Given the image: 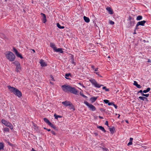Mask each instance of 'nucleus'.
<instances>
[{"label": "nucleus", "instance_id": "f257e3e1", "mask_svg": "<svg viewBox=\"0 0 151 151\" xmlns=\"http://www.w3.org/2000/svg\"><path fill=\"white\" fill-rule=\"evenodd\" d=\"M62 87L64 91H68L75 95L77 94L78 92V91L74 88L72 87L69 85H64L62 86Z\"/></svg>", "mask_w": 151, "mask_h": 151}, {"label": "nucleus", "instance_id": "f03ea898", "mask_svg": "<svg viewBox=\"0 0 151 151\" xmlns=\"http://www.w3.org/2000/svg\"><path fill=\"white\" fill-rule=\"evenodd\" d=\"M10 92L13 93L15 95L20 98L22 96V93L18 89L9 86H8Z\"/></svg>", "mask_w": 151, "mask_h": 151}, {"label": "nucleus", "instance_id": "7ed1b4c3", "mask_svg": "<svg viewBox=\"0 0 151 151\" xmlns=\"http://www.w3.org/2000/svg\"><path fill=\"white\" fill-rule=\"evenodd\" d=\"M5 56L7 59L11 62L14 61L15 58V55L10 51L7 52L5 54Z\"/></svg>", "mask_w": 151, "mask_h": 151}, {"label": "nucleus", "instance_id": "20e7f679", "mask_svg": "<svg viewBox=\"0 0 151 151\" xmlns=\"http://www.w3.org/2000/svg\"><path fill=\"white\" fill-rule=\"evenodd\" d=\"M62 104L65 106H69V108L70 109H73L75 110V108L71 102L68 101H65L62 102Z\"/></svg>", "mask_w": 151, "mask_h": 151}, {"label": "nucleus", "instance_id": "39448f33", "mask_svg": "<svg viewBox=\"0 0 151 151\" xmlns=\"http://www.w3.org/2000/svg\"><path fill=\"white\" fill-rule=\"evenodd\" d=\"M89 81L95 87L99 88L103 86L102 85H100L94 79L91 78L89 80Z\"/></svg>", "mask_w": 151, "mask_h": 151}, {"label": "nucleus", "instance_id": "423d86ee", "mask_svg": "<svg viewBox=\"0 0 151 151\" xmlns=\"http://www.w3.org/2000/svg\"><path fill=\"white\" fill-rule=\"evenodd\" d=\"M84 103L86 106H87L89 108H90V110H91L92 111H93L96 110V108L92 104H89L88 102H87L86 101H85L84 102Z\"/></svg>", "mask_w": 151, "mask_h": 151}, {"label": "nucleus", "instance_id": "0eeeda50", "mask_svg": "<svg viewBox=\"0 0 151 151\" xmlns=\"http://www.w3.org/2000/svg\"><path fill=\"white\" fill-rule=\"evenodd\" d=\"M1 122L5 125L9 127L11 129H12V125L9 122L3 119L1 120Z\"/></svg>", "mask_w": 151, "mask_h": 151}, {"label": "nucleus", "instance_id": "6e6552de", "mask_svg": "<svg viewBox=\"0 0 151 151\" xmlns=\"http://www.w3.org/2000/svg\"><path fill=\"white\" fill-rule=\"evenodd\" d=\"M146 22V21L145 20L138 22L137 24L136 25V29H137V27L139 25H141L143 26L144 25V24Z\"/></svg>", "mask_w": 151, "mask_h": 151}, {"label": "nucleus", "instance_id": "1a4fd4ad", "mask_svg": "<svg viewBox=\"0 0 151 151\" xmlns=\"http://www.w3.org/2000/svg\"><path fill=\"white\" fill-rule=\"evenodd\" d=\"M41 14L42 15V22L43 23H45L47 21L46 16L45 15L42 13H41Z\"/></svg>", "mask_w": 151, "mask_h": 151}, {"label": "nucleus", "instance_id": "9d476101", "mask_svg": "<svg viewBox=\"0 0 151 151\" xmlns=\"http://www.w3.org/2000/svg\"><path fill=\"white\" fill-rule=\"evenodd\" d=\"M40 63L41 66L42 67L46 66L47 65L46 63L42 59L40 61Z\"/></svg>", "mask_w": 151, "mask_h": 151}, {"label": "nucleus", "instance_id": "9b49d317", "mask_svg": "<svg viewBox=\"0 0 151 151\" xmlns=\"http://www.w3.org/2000/svg\"><path fill=\"white\" fill-rule=\"evenodd\" d=\"M106 9L110 14H113V12L111 7H108L106 8Z\"/></svg>", "mask_w": 151, "mask_h": 151}, {"label": "nucleus", "instance_id": "f8f14e48", "mask_svg": "<svg viewBox=\"0 0 151 151\" xmlns=\"http://www.w3.org/2000/svg\"><path fill=\"white\" fill-rule=\"evenodd\" d=\"M54 51L56 52H59L61 53H63V51L62 50V49L61 48H59L58 49H57L56 47L55 50H54Z\"/></svg>", "mask_w": 151, "mask_h": 151}, {"label": "nucleus", "instance_id": "ddd939ff", "mask_svg": "<svg viewBox=\"0 0 151 151\" xmlns=\"http://www.w3.org/2000/svg\"><path fill=\"white\" fill-rule=\"evenodd\" d=\"M135 23V21L134 20L132 21H130L128 25V27H130V26H133L134 25V24Z\"/></svg>", "mask_w": 151, "mask_h": 151}, {"label": "nucleus", "instance_id": "4468645a", "mask_svg": "<svg viewBox=\"0 0 151 151\" xmlns=\"http://www.w3.org/2000/svg\"><path fill=\"white\" fill-rule=\"evenodd\" d=\"M133 84L138 88H142V86L138 84L137 82L136 81H134Z\"/></svg>", "mask_w": 151, "mask_h": 151}, {"label": "nucleus", "instance_id": "2eb2a0df", "mask_svg": "<svg viewBox=\"0 0 151 151\" xmlns=\"http://www.w3.org/2000/svg\"><path fill=\"white\" fill-rule=\"evenodd\" d=\"M83 19L85 21L86 23H88L90 22L89 19L88 17L85 16L83 17Z\"/></svg>", "mask_w": 151, "mask_h": 151}, {"label": "nucleus", "instance_id": "dca6fc26", "mask_svg": "<svg viewBox=\"0 0 151 151\" xmlns=\"http://www.w3.org/2000/svg\"><path fill=\"white\" fill-rule=\"evenodd\" d=\"M50 46L53 49L54 51L56 48V47L55 46V45L52 43H50Z\"/></svg>", "mask_w": 151, "mask_h": 151}, {"label": "nucleus", "instance_id": "f3484780", "mask_svg": "<svg viewBox=\"0 0 151 151\" xmlns=\"http://www.w3.org/2000/svg\"><path fill=\"white\" fill-rule=\"evenodd\" d=\"M71 61L70 62L73 64H74V65H76V63L74 61V58H73V55H72L71 56Z\"/></svg>", "mask_w": 151, "mask_h": 151}, {"label": "nucleus", "instance_id": "a211bd4d", "mask_svg": "<svg viewBox=\"0 0 151 151\" xmlns=\"http://www.w3.org/2000/svg\"><path fill=\"white\" fill-rule=\"evenodd\" d=\"M97 98V97H94L91 98L90 100L91 101L92 103H93L96 101Z\"/></svg>", "mask_w": 151, "mask_h": 151}, {"label": "nucleus", "instance_id": "6ab92c4d", "mask_svg": "<svg viewBox=\"0 0 151 151\" xmlns=\"http://www.w3.org/2000/svg\"><path fill=\"white\" fill-rule=\"evenodd\" d=\"M44 121L48 125L49 124H51V122H50V121L46 118H44L43 119Z\"/></svg>", "mask_w": 151, "mask_h": 151}, {"label": "nucleus", "instance_id": "aec40b11", "mask_svg": "<svg viewBox=\"0 0 151 151\" xmlns=\"http://www.w3.org/2000/svg\"><path fill=\"white\" fill-rule=\"evenodd\" d=\"M16 70L17 72H19L21 70L20 65L16 67Z\"/></svg>", "mask_w": 151, "mask_h": 151}, {"label": "nucleus", "instance_id": "412c9836", "mask_svg": "<svg viewBox=\"0 0 151 151\" xmlns=\"http://www.w3.org/2000/svg\"><path fill=\"white\" fill-rule=\"evenodd\" d=\"M4 145L3 142H0V151L4 149Z\"/></svg>", "mask_w": 151, "mask_h": 151}, {"label": "nucleus", "instance_id": "4be33fe9", "mask_svg": "<svg viewBox=\"0 0 151 151\" xmlns=\"http://www.w3.org/2000/svg\"><path fill=\"white\" fill-rule=\"evenodd\" d=\"M97 127L101 129V131L105 132L106 130L104 129V128L101 126H99Z\"/></svg>", "mask_w": 151, "mask_h": 151}, {"label": "nucleus", "instance_id": "5701e85b", "mask_svg": "<svg viewBox=\"0 0 151 151\" xmlns=\"http://www.w3.org/2000/svg\"><path fill=\"white\" fill-rule=\"evenodd\" d=\"M12 63L16 65V67L20 65L18 61H15L14 62H13Z\"/></svg>", "mask_w": 151, "mask_h": 151}, {"label": "nucleus", "instance_id": "b1692460", "mask_svg": "<svg viewBox=\"0 0 151 151\" xmlns=\"http://www.w3.org/2000/svg\"><path fill=\"white\" fill-rule=\"evenodd\" d=\"M57 27L59 28L60 29H63L65 28V27L64 26H61L58 23L57 24Z\"/></svg>", "mask_w": 151, "mask_h": 151}, {"label": "nucleus", "instance_id": "393cba45", "mask_svg": "<svg viewBox=\"0 0 151 151\" xmlns=\"http://www.w3.org/2000/svg\"><path fill=\"white\" fill-rule=\"evenodd\" d=\"M16 55L19 58L21 59H22L23 58V57L21 54H20L19 52L17 53H17Z\"/></svg>", "mask_w": 151, "mask_h": 151}, {"label": "nucleus", "instance_id": "a878e982", "mask_svg": "<svg viewBox=\"0 0 151 151\" xmlns=\"http://www.w3.org/2000/svg\"><path fill=\"white\" fill-rule=\"evenodd\" d=\"M109 129L111 133L113 134L115 131V128L114 127H112L109 128Z\"/></svg>", "mask_w": 151, "mask_h": 151}, {"label": "nucleus", "instance_id": "bb28decb", "mask_svg": "<svg viewBox=\"0 0 151 151\" xmlns=\"http://www.w3.org/2000/svg\"><path fill=\"white\" fill-rule=\"evenodd\" d=\"M142 18V16L139 15L136 18V20L139 21L141 20Z\"/></svg>", "mask_w": 151, "mask_h": 151}, {"label": "nucleus", "instance_id": "cd10ccee", "mask_svg": "<svg viewBox=\"0 0 151 151\" xmlns=\"http://www.w3.org/2000/svg\"><path fill=\"white\" fill-rule=\"evenodd\" d=\"M54 116L55 117V118L56 119H58V118H61L62 117V116H60V115H57L56 114H54Z\"/></svg>", "mask_w": 151, "mask_h": 151}, {"label": "nucleus", "instance_id": "c85d7f7f", "mask_svg": "<svg viewBox=\"0 0 151 151\" xmlns=\"http://www.w3.org/2000/svg\"><path fill=\"white\" fill-rule=\"evenodd\" d=\"M71 74L70 73H66L65 74V78L67 79H68L69 78H68V77L69 76H71Z\"/></svg>", "mask_w": 151, "mask_h": 151}, {"label": "nucleus", "instance_id": "c756f323", "mask_svg": "<svg viewBox=\"0 0 151 151\" xmlns=\"http://www.w3.org/2000/svg\"><path fill=\"white\" fill-rule=\"evenodd\" d=\"M139 98L140 99L143 100V101L145 99H147V98H145L144 97H143V96H139Z\"/></svg>", "mask_w": 151, "mask_h": 151}, {"label": "nucleus", "instance_id": "7c9ffc66", "mask_svg": "<svg viewBox=\"0 0 151 151\" xmlns=\"http://www.w3.org/2000/svg\"><path fill=\"white\" fill-rule=\"evenodd\" d=\"M49 125L51 127H52V128H53L54 129H55L56 128V127H55V125H53L51 123V124H49Z\"/></svg>", "mask_w": 151, "mask_h": 151}, {"label": "nucleus", "instance_id": "2f4dec72", "mask_svg": "<svg viewBox=\"0 0 151 151\" xmlns=\"http://www.w3.org/2000/svg\"><path fill=\"white\" fill-rule=\"evenodd\" d=\"M9 128L8 127H6L4 128V131L5 132H9Z\"/></svg>", "mask_w": 151, "mask_h": 151}, {"label": "nucleus", "instance_id": "473e14b6", "mask_svg": "<svg viewBox=\"0 0 151 151\" xmlns=\"http://www.w3.org/2000/svg\"><path fill=\"white\" fill-rule=\"evenodd\" d=\"M14 52H15V55L18 52L17 49L15 48L14 47L13 48Z\"/></svg>", "mask_w": 151, "mask_h": 151}, {"label": "nucleus", "instance_id": "72a5a7b5", "mask_svg": "<svg viewBox=\"0 0 151 151\" xmlns=\"http://www.w3.org/2000/svg\"><path fill=\"white\" fill-rule=\"evenodd\" d=\"M102 88L103 89H105L106 91H109V89L108 88H107L106 86H104Z\"/></svg>", "mask_w": 151, "mask_h": 151}, {"label": "nucleus", "instance_id": "f704fd0d", "mask_svg": "<svg viewBox=\"0 0 151 151\" xmlns=\"http://www.w3.org/2000/svg\"><path fill=\"white\" fill-rule=\"evenodd\" d=\"M109 24L111 25H113L114 24V22L112 21V20H109Z\"/></svg>", "mask_w": 151, "mask_h": 151}, {"label": "nucleus", "instance_id": "c9c22d12", "mask_svg": "<svg viewBox=\"0 0 151 151\" xmlns=\"http://www.w3.org/2000/svg\"><path fill=\"white\" fill-rule=\"evenodd\" d=\"M80 94L84 98H86L87 97L86 96L83 95V93H82L81 92H80Z\"/></svg>", "mask_w": 151, "mask_h": 151}, {"label": "nucleus", "instance_id": "e433bc0d", "mask_svg": "<svg viewBox=\"0 0 151 151\" xmlns=\"http://www.w3.org/2000/svg\"><path fill=\"white\" fill-rule=\"evenodd\" d=\"M142 95L146 97H148L149 96V94H144L143 93H142Z\"/></svg>", "mask_w": 151, "mask_h": 151}, {"label": "nucleus", "instance_id": "4c0bfd02", "mask_svg": "<svg viewBox=\"0 0 151 151\" xmlns=\"http://www.w3.org/2000/svg\"><path fill=\"white\" fill-rule=\"evenodd\" d=\"M103 151H109V150L106 148H102Z\"/></svg>", "mask_w": 151, "mask_h": 151}, {"label": "nucleus", "instance_id": "58836bf2", "mask_svg": "<svg viewBox=\"0 0 151 151\" xmlns=\"http://www.w3.org/2000/svg\"><path fill=\"white\" fill-rule=\"evenodd\" d=\"M104 101L106 104H108V103L109 102V101L108 100H106V99L104 100Z\"/></svg>", "mask_w": 151, "mask_h": 151}, {"label": "nucleus", "instance_id": "ea45409f", "mask_svg": "<svg viewBox=\"0 0 151 151\" xmlns=\"http://www.w3.org/2000/svg\"><path fill=\"white\" fill-rule=\"evenodd\" d=\"M97 75H98L99 77H102V76L100 75L99 73V72H95L94 73Z\"/></svg>", "mask_w": 151, "mask_h": 151}, {"label": "nucleus", "instance_id": "a19ab883", "mask_svg": "<svg viewBox=\"0 0 151 151\" xmlns=\"http://www.w3.org/2000/svg\"><path fill=\"white\" fill-rule=\"evenodd\" d=\"M78 84L82 86L83 88H85V86L83 85L80 82L78 83Z\"/></svg>", "mask_w": 151, "mask_h": 151}, {"label": "nucleus", "instance_id": "79ce46f5", "mask_svg": "<svg viewBox=\"0 0 151 151\" xmlns=\"http://www.w3.org/2000/svg\"><path fill=\"white\" fill-rule=\"evenodd\" d=\"M113 104H114V103L112 102H109V103L108 104V105L109 106H111V105H113Z\"/></svg>", "mask_w": 151, "mask_h": 151}, {"label": "nucleus", "instance_id": "37998d69", "mask_svg": "<svg viewBox=\"0 0 151 151\" xmlns=\"http://www.w3.org/2000/svg\"><path fill=\"white\" fill-rule=\"evenodd\" d=\"M132 142H130L128 143L127 145L128 146H129L131 145H132Z\"/></svg>", "mask_w": 151, "mask_h": 151}, {"label": "nucleus", "instance_id": "c03bdc74", "mask_svg": "<svg viewBox=\"0 0 151 151\" xmlns=\"http://www.w3.org/2000/svg\"><path fill=\"white\" fill-rule=\"evenodd\" d=\"M50 77L51 78V80L52 81H54V79L53 77L52 76V75H50Z\"/></svg>", "mask_w": 151, "mask_h": 151}, {"label": "nucleus", "instance_id": "a18cd8bd", "mask_svg": "<svg viewBox=\"0 0 151 151\" xmlns=\"http://www.w3.org/2000/svg\"><path fill=\"white\" fill-rule=\"evenodd\" d=\"M150 89H151L150 88H147L146 90L147 91V92H148L150 91Z\"/></svg>", "mask_w": 151, "mask_h": 151}, {"label": "nucleus", "instance_id": "49530a36", "mask_svg": "<svg viewBox=\"0 0 151 151\" xmlns=\"http://www.w3.org/2000/svg\"><path fill=\"white\" fill-rule=\"evenodd\" d=\"M113 105L115 107V108L116 109H117V106H116V105L114 104H113Z\"/></svg>", "mask_w": 151, "mask_h": 151}, {"label": "nucleus", "instance_id": "de8ad7c7", "mask_svg": "<svg viewBox=\"0 0 151 151\" xmlns=\"http://www.w3.org/2000/svg\"><path fill=\"white\" fill-rule=\"evenodd\" d=\"M105 124L107 126H108V122L107 121L105 122Z\"/></svg>", "mask_w": 151, "mask_h": 151}, {"label": "nucleus", "instance_id": "09e8293b", "mask_svg": "<svg viewBox=\"0 0 151 151\" xmlns=\"http://www.w3.org/2000/svg\"><path fill=\"white\" fill-rule=\"evenodd\" d=\"M8 145L11 146H13V144L10 143V142H8Z\"/></svg>", "mask_w": 151, "mask_h": 151}, {"label": "nucleus", "instance_id": "8fccbe9b", "mask_svg": "<svg viewBox=\"0 0 151 151\" xmlns=\"http://www.w3.org/2000/svg\"><path fill=\"white\" fill-rule=\"evenodd\" d=\"M51 133L52 134H54L55 135L56 134L55 132L53 131H52Z\"/></svg>", "mask_w": 151, "mask_h": 151}, {"label": "nucleus", "instance_id": "3c124183", "mask_svg": "<svg viewBox=\"0 0 151 151\" xmlns=\"http://www.w3.org/2000/svg\"><path fill=\"white\" fill-rule=\"evenodd\" d=\"M142 92H143V91H142V90H140V91H139L138 92V93H141V94H142V93H142Z\"/></svg>", "mask_w": 151, "mask_h": 151}, {"label": "nucleus", "instance_id": "603ef678", "mask_svg": "<svg viewBox=\"0 0 151 151\" xmlns=\"http://www.w3.org/2000/svg\"><path fill=\"white\" fill-rule=\"evenodd\" d=\"M133 138H130V140H129V141L130 142H132V140H133Z\"/></svg>", "mask_w": 151, "mask_h": 151}, {"label": "nucleus", "instance_id": "864d4df0", "mask_svg": "<svg viewBox=\"0 0 151 151\" xmlns=\"http://www.w3.org/2000/svg\"><path fill=\"white\" fill-rule=\"evenodd\" d=\"M94 70V71L95 72L97 71L98 70V68H95Z\"/></svg>", "mask_w": 151, "mask_h": 151}, {"label": "nucleus", "instance_id": "5fc2aeb1", "mask_svg": "<svg viewBox=\"0 0 151 151\" xmlns=\"http://www.w3.org/2000/svg\"><path fill=\"white\" fill-rule=\"evenodd\" d=\"M143 92L145 93H146L147 92L146 90H144L143 91Z\"/></svg>", "mask_w": 151, "mask_h": 151}, {"label": "nucleus", "instance_id": "6e6d98bb", "mask_svg": "<svg viewBox=\"0 0 151 151\" xmlns=\"http://www.w3.org/2000/svg\"><path fill=\"white\" fill-rule=\"evenodd\" d=\"M147 62L148 63H150L151 62V60L150 59H148V60Z\"/></svg>", "mask_w": 151, "mask_h": 151}, {"label": "nucleus", "instance_id": "4d7b16f0", "mask_svg": "<svg viewBox=\"0 0 151 151\" xmlns=\"http://www.w3.org/2000/svg\"><path fill=\"white\" fill-rule=\"evenodd\" d=\"M91 68L93 69V70H94L95 69L94 66L93 65H92L91 66Z\"/></svg>", "mask_w": 151, "mask_h": 151}, {"label": "nucleus", "instance_id": "13d9d810", "mask_svg": "<svg viewBox=\"0 0 151 151\" xmlns=\"http://www.w3.org/2000/svg\"><path fill=\"white\" fill-rule=\"evenodd\" d=\"M99 117L101 119H103V117L101 116H99Z\"/></svg>", "mask_w": 151, "mask_h": 151}, {"label": "nucleus", "instance_id": "bf43d9fd", "mask_svg": "<svg viewBox=\"0 0 151 151\" xmlns=\"http://www.w3.org/2000/svg\"><path fill=\"white\" fill-rule=\"evenodd\" d=\"M129 19L130 21H131V19H132V17H129Z\"/></svg>", "mask_w": 151, "mask_h": 151}, {"label": "nucleus", "instance_id": "052dcab7", "mask_svg": "<svg viewBox=\"0 0 151 151\" xmlns=\"http://www.w3.org/2000/svg\"><path fill=\"white\" fill-rule=\"evenodd\" d=\"M31 151H36L33 148H32Z\"/></svg>", "mask_w": 151, "mask_h": 151}, {"label": "nucleus", "instance_id": "680f3d73", "mask_svg": "<svg viewBox=\"0 0 151 151\" xmlns=\"http://www.w3.org/2000/svg\"><path fill=\"white\" fill-rule=\"evenodd\" d=\"M47 130L48 132H49V131H50V129H47Z\"/></svg>", "mask_w": 151, "mask_h": 151}, {"label": "nucleus", "instance_id": "e2e57ef3", "mask_svg": "<svg viewBox=\"0 0 151 151\" xmlns=\"http://www.w3.org/2000/svg\"><path fill=\"white\" fill-rule=\"evenodd\" d=\"M32 50L33 52H35V50H34V49H32Z\"/></svg>", "mask_w": 151, "mask_h": 151}, {"label": "nucleus", "instance_id": "0e129e2a", "mask_svg": "<svg viewBox=\"0 0 151 151\" xmlns=\"http://www.w3.org/2000/svg\"><path fill=\"white\" fill-rule=\"evenodd\" d=\"M118 115H119V116H118V118H119V117L120 116V115L119 114H118Z\"/></svg>", "mask_w": 151, "mask_h": 151}, {"label": "nucleus", "instance_id": "69168bd1", "mask_svg": "<svg viewBox=\"0 0 151 151\" xmlns=\"http://www.w3.org/2000/svg\"><path fill=\"white\" fill-rule=\"evenodd\" d=\"M44 129H46V130H47V128H45V127H44Z\"/></svg>", "mask_w": 151, "mask_h": 151}, {"label": "nucleus", "instance_id": "338daca9", "mask_svg": "<svg viewBox=\"0 0 151 151\" xmlns=\"http://www.w3.org/2000/svg\"><path fill=\"white\" fill-rule=\"evenodd\" d=\"M126 122L127 123H128V122L127 120H126Z\"/></svg>", "mask_w": 151, "mask_h": 151}, {"label": "nucleus", "instance_id": "774afa93", "mask_svg": "<svg viewBox=\"0 0 151 151\" xmlns=\"http://www.w3.org/2000/svg\"><path fill=\"white\" fill-rule=\"evenodd\" d=\"M50 83L51 84H53V83H52V82H50Z\"/></svg>", "mask_w": 151, "mask_h": 151}]
</instances>
